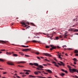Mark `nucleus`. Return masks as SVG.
I'll return each mask as SVG.
<instances>
[{
  "mask_svg": "<svg viewBox=\"0 0 78 78\" xmlns=\"http://www.w3.org/2000/svg\"><path fill=\"white\" fill-rule=\"evenodd\" d=\"M59 58H60V59H62V58L61 57V55H58Z\"/></svg>",
  "mask_w": 78,
  "mask_h": 78,
  "instance_id": "obj_33",
  "label": "nucleus"
},
{
  "mask_svg": "<svg viewBox=\"0 0 78 78\" xmlns=\"http://www.w3.org/2000/svg\"><path fill=\"white\" fill-rule=\"evenodd\" d=\"M56 40H58V39H59V37H56Z\"/></svg>",
  "mask_w": 78,
  "mask_h": 78,
  "instance_id": "obj_36",
  "label": "nucleus"
},
{
  "mask_svg": "<svg viewBox=\"0 0 78 78\" xmlns=\"http://www.w3.org/2000/svg\"><path fill=\"white\" fill-rule=\"evenodd\" d=\"M35 54H36L37 55H39V52H35Z\"/></svg>",
  "mask_w": 78,
  "mask_h": 78,
  "instance_id": "obj_38",
  "label": "nucleus"
},
{
  "mask_svg": "<svg viewBox=\"0 0 78 78\" xmlns=\"http://www.w3.org/2000/svg\"><path fill=\"white\" fill-rule=\"evenodd\" d=\"M0 43H2V44H3V43H6V42L4 41H0Z\"/></svg>",
  "mask_w": 78,
  "mask_h": 78,
  "instance_id": "obj_15",
  "label": "nucleus"
},
{
  "mask_svg": "<svg viewBox=\"0 0 78 78\" xmlns=\"http://www.w3.org/2000/svg\"><path fill=\"white\" fill-rule=\"evenodd\" d=\"M64 47H66L67 46H66V45H64V46H62V48H64Z\"/></svg>",
  "mask_w": 78,
  "mask_h": 78,
  "instance_id": "obj_37",
  "label": "nucleus"
},
{
  "mask_svg": "<svg viewBox=\"0 0 78 78\" xmlns=\"http://www.w3.org/2000/svg\"><path fill=\"white\" fill-rule=\"evenodd\" d=\"M30 65L31 66H33L34 65V63H29Z\"/></svg>",
  "mask_w": 78,
  "mask_h": 78,
  "instance_id": "obj_28",
  "label": "nucleus"
},
{
  "mask_svg": "<svg viewBox=\"0 0 78 78\" xmlns=\"http://www.w3.org/2000/svg\"><path fill=\"white\" fill-rule=\"evenodd\" d=\"M73 61H74V62H76V61H77V59H76V58H74L73 59Z\"/></svg>",
  "mask_w": 78,
  "mask_h": 78,
  "instance_id": "obj_18",
  "label": "nucleus"
},
{
  "mask_svg": "<svg viewBox=\"0 0 78 78\" xmlns=\"http://www.w3.org/2000/svg\"><path fill=\"white\" fill-rule=\"evenodd\" d=\"M31 49L30 48V49H24L22 50V51H31Z\"/></svg>",
  "mask_w": 78,
  "mask_h": 78,
  "instance_id": "obj_5",
  "label": "nucleus"
},
{
  "mask_svg": "<svg viewBox=\"0 0 78 78\" xmlns=\"http://www.w3.org/2000/svg\"><path fill=\"white\" fill-rule=\"evenodd\" d=\"M64 72H65V73H68V72H67V71H64Z\"/></svg>",
  "mask_w": 78,
  "mask_h": 78,
  "instance_id": "obj_41",
  "label": "nucleus"
},
{
  "mask_svg": "<svg viewBox=\"0 0 78 78\" xmlns=\"http://www.w3.org/2000/svg\"><path fill=\"white\" fill-rule=\"evenodd\" d=\"M50 46L51 47V48L50 49V50L51 51V50H53V49H56V47L54 46L53 45H51Z\"/></svg>",
  "mask_w": 78,
  "mask_h": 78,
  "instance_id": "obj_4",
  "label": "nucleus"
},
{
  "mask_svg": "<svg viewBox=\"0 0 78 78\" xmlns=\"http://www.w3.org/2000/svg\"><path fill=\"white\" fill-rule=\"evenodd\" d=\"M5 60L2 58H0V61H2V62H3Z\"/></svg>",
  "mask_w": 78,
  "mask_h": 78,
  "instance_id": "obj_20",
  "label": "nucleus"
},
{
  "mask_svg": "<svg viewBox=\"0 0 78 78\" xmlns=\"http://www.w3.org/2000/svg\"><path fill=\"white\" fill-rule=\"evenodd\" d=\"M43 66H47V65L46 64H43Z\"/></svg>",
  "mask_w": 78,
  "mask_h": 78,
  "instance_id": "obj_40",
  "label": "nucleus"
},
{
  "mask_svg": "<svg viewBox=\"0 0 78 78\" xmlns=\"http://www.w3.org/2000/svg\"><path fill=\"white\" fill-rule=\"evenodd\" d=\"M52 62L54 63V64H56V62Z\"/></svg>",
  "mask_w": 78,
  "mask_h": 78,
  "instance_id": "obj_44",
  "label": "nucleus"
},
{
  "mask_svg": "<svg viewBox=\"0 0 78 78\" xmlns=\"http://www.w3.org/2000/svg\"><path fill=\"white\" fill-rule=\"evenodd\" d=\"M0 51H5V49H1L0 50Z\"/></svg>",
  "mask_w": 78,
  "mask_h": 78,
  "instance_id": "obj_30",
  "label": "nucleus"
},
{
  "mask_svg": "<svg viewBox=\"0 0 78 78\" xmlns=\"http://www.w3.org/2000/svg\"><path fill=\"white\" fill-rule=\"evenodd\" d=\"M41 58H42V59H43V58H44V57H41Z\"/></svg>",
  "mask_w": 78,
  "mask_h": 78,
  "instance_id": "obj_59",
  "label": "nucleus"
},
{
  "mask_svg": "<svg viewBox=\"0 0 78 78\" xmlns=\"http://www.w3.org/2000/svg\"><path fill=\"white\" fill-rule=\"evenodd\" d=\"M21 24H22V25H25V26H23V27H27V28H28V26L27 25H26V24H28V25H29V24H30V23H29L28 22H21L20 23Z\"/></svg>",
  "mask_w": 78,
  "mask_h": 78,
  "instance_id": "obj_2",
  "label": "nucleus"
},
{
  "mask_svg": "<svg viewBox=\"0 0 78 78\" xmlns=\"http://www.w3.org/2000/svg\"><path fill=\"white\" fill-rule=\"evenodd\" d=\"M46 48H49V46H46Z\"/></svg>",
  "mask_w": 78,
  "mask_h": 78,
  "instance_id": "obj_45",
  "label": "nucleus"
},
{
  "mask_svg": "<svg viewBox=\"0 0 78 78\" xmlns=\"http://www.w3.org/2000/svg\"><path fill=\"white\" fill-rule=\"evenodd\" d=\"M75 72H77V73H78V70L76 69V71Z\"/></svg>",
  "mask_w": 78,
  "mask_h": 78,
  "instance_id": "obj_52",
  "label": "nucleus"
},
{
  "mask_svg": "<svg viewBox=\"0 0 78 78\" xmlns=\"http://www.w3.org/2000/svg\"><path fill=\"white\" fill-rule=\"evenodd\" d=\"M78 29H76L75 30H73L74 32H78Z\"/></svg>",
  "mask_w": 78,
  "mask_h": 78,
  "instance_id": "obj_24",
  "label": "nucleus"
},
{
  "mask_svg": "<svg viewBox=\"0 0 78 78\" xmlns=\"http://www.w3.org/2000/svg\"><path fill=\"white\" fill-rule=\"evenodd\" d=\"M47 70V72L49 73H52V71L48 69L47 70Z\"/></svg>",
  "mask_w": 78,
  "mask_h": 78,
  "instance_id": "obj_12",
  "label": "nucleus"
},
{
  "mask_svg": "<svg viewBox=\"0 0 78 78\" xmlns=\"http://www.w3.org/2000/svg\"><path fill=\"white\" fill-rule=\"evenodd\" d=\"M34 73L35 75H38V72H35Z\"/></svg>",
  "mask_w": 78,
  "mask_h": 78,
  "instance_id": "obj_27",
  "label": "nucleus"
},
{
  "mask_svg": "<svg viewBox=\"0 0 78 78\" xmlns=\"http://www.w3.org/2000/svg\"><path fill=\"white\" fill-rule=\"evenodd\" d=\"M7 64H8V65H10L11 66H14V64H13L12 62H7Z\"/></svg>",
  "mask_w": 78,
  "mask_h": 78,
  "instance_id": "obj_9",
  "label": "nucleus"
},
{
  "mask_svg": "<svg viewBox=\"0 0 78 78\" xmlns=\"http://www.w3.org/2000/svg\"><path fill=\"white\" fill-rule=\"evenodd\" d=\"M47 78H52L51 77H48Z\"/></svg>",
  "mask_w": 78,
  "mask_h": 78,
  "instance_id": "obj_64",
  "label": "nucleus"
},
{
  "mask_svg": "<svg viewBox=\"0 0 78 78\" xmlns=\"http://www.w3.org/2000/svg\"><path fill=\"white\" fill-rule=\"evenodd\" d=\"M13 56H15V57H17V55L16 54H13Z\"/></svg>",
  "mask_w": 78,
  "mask_h": 78,
  "instance_id": "obj_22",
  "label": "nucleus"
},
{
  "mask_svg": "<svg viewBox=\"0 0 78 78\" xmlns=\"http://www.w3.org/2000/svg\"><path fill=\"white\" fill-rule=\"evenodd\" d=\"M20 74H23V73H20Z\"/></svg>",
  "mask_w": 78,
  "mask_h": 78,
  "instance_id": "obj_62",
  "label": "nucleus"
},
{
  "mask_svg": "<svg viewBox=\"0 0 78 78\" xmlns=\"http://www.w3.org/2000/svg\"><path fill=\"white\" fill-rule=\"evenodd\" d=\"M32 42H34V43H36L37 42H38L39 44H41V42L40 41H36V40H33L31 41Z\"/></svg>",
  "mask_w": 78,
  "mask_h": 78,
  "instance_id": "obj_6",
  "label": "nucleus"
},
{
  "mask_svg": "<svg viewBox=\"0 0 78 78\" xmlns=\"http://www.w3.org/2000/svg\"><path fill=\"white\" fill-rule=\"evenodd\" d=\"M36 69H37V70H38L39 69V68H36Z\"/></svg>",
  "mask_w": 78,
  "mask_h": 78,
  "instance_id": "obj_61",
  "label": "nucleus"
},
{
  "mask_svg": "<svg viewBox=\"0 0 78 78\" xmlns=\"http://www.w3.org/2000/svg\"><path fill=\"white\" fill-rule=\"evenodd\" d=\"M67 49H68L70 50H73V49L72 48H69Z\"/></svg>",
  "mask_w": 78,
  "mask_h": 78,
  "instance_id": "obj_26",
  "label": "nucleus"
},
{
  "mask_svg": "<svg viewBox=\"0 0 78 78\" xmlns=\"http://www.w3.org/2000/svg\"><path fill=\"white\" fill-rule=\"evenodd\" d=\"M74 52L75 53H78V51L77 50H75Z\"/></svg>",
  "mask_w": 78,
  "mask_h": 78,
  "instance_id": "obj_21",
  "label": "nucleus"
},
{
  "mask_svg": "<svg viewBox=\"0 0 78 78\" xmlns=\"http://www.w3.org/2000/svg\"><path fill=\"white\" fill-rule=\"evenodd\" d=\"M75 56H78V54H76L75 55Z\"/></svg>",
  "mask_w": 78,
  "mask_h": 78,
  "instance_id": "obj_47",
  "label": "nucleus"
},
{
  "mask_svg": "<svg viewBox=\"0 0 78 78\" xmlns=\"http://www.w3.org/2000/svg\"><path fill=\"white\" fill-rule=\"evenodd\" d=\"M19 53H20V54L22 55V56H24V54L22 52H19Z\"/></svg>",
  "mask_w": 78,
  "mask_h": 78,
  "instance_id": "obj_14",
  "label": "nucleus"
},
{
  "mask_svg": "<svg viewBox=\"0 0 78 78\" xmlns=\"http://www.w3.org/2000/svg\"><path fill=\"white\" fill-rule=\"evenodd\" d=\"M47 66H50L51 65V64L48 63L47 64Z\"/></svg>",
  "mask_w": 78,
  "mask_h": 78,
  "instance_id": "obj_42",
  "label": "nucleus"
},
{
  "mask_svg": "<svg viewBox=\"0 0 78 78\" xmlns=\"http://www.w3.org/2000/svg\"><path fill=\"white\" fill-rule=\"evenodd\" d=\"M57 47L58 48H61V47H60L59 46H57Z\"/></svg>",
  "mask_w": 78,
  "mask_h": 78,
  "instance_id": "obj_57",
  "label": "nucleus"
},
{
  "mask_svg": "<svg viewBox=\"0 0 78 78\" xmlns=\"http://www.w3.org/2000/svg\"><path fill=\"white\" fill-rule=\"evenodd\" d=\"M37 59H39V60H41V58H40V57L37 56Z\"/></svg>",
  "mask_w": 78,
  "mask_h": 78,
  "instance_id": "obj_34",
  "label": "nucleus"
},
{
  "mask_svg": "<svg viewBox=\"0 0 78 78\" xmlns=\"http://www.w3.org/2000/svg\"><path fill=\"white\" fill-rule=\"evenodd\" d=\"M32 78H36V76H32Z\"/></svg>",
  "mask_w": 78,
  "mask_h": 78,
  "instance_id": "obj_51",
  "label": "nucleus"
},
{
  "mask_svg": "<svg viewBox=\"0 0 78 78\" xmlns=\"http://www.w3.org/2000/svg\"><path fill=\"white\" fill-rule=\"evenodd\" d=\"M18 67H23V66H20V65H18Z\"/></svg>",
  "mask_w": 78,
  "mask_h": 78,
  "instance_id": "obj_31",
  "label": "nucleus"
},
{
  "mask_svg": "<svg viewBox=\"0 0 78 78\" xmlns=\"http://www.w3.org/2000/svg\"><path fill=\"white\" fill-rule=\"evenodd\" d=\"M24 71H25L26 72H30V70H24Z\"/></svg>",
  "mask_w": 78,
  "mask_h": 78,
  "instance_id": "obj_25",
  "label": "nucleus"
},
{
  "mask_svg": "<svg viewBox=\"0 0 78 78\" xmlns=\"http://www.w3.org/2000/svg\"><path fill=\"white\" fill-rule=\"evenodd\" d=\"M7 73L6 72H4V73H3V74H6Z\"/></svg>",
  "mask_w": 78,
  "mask_h": 78,
  "instance_id": "obj_49",
  "label": "nucleus"
},
{
  "mask_svg": "<svg viewBox=\"0 0 78 78\" xmlns=\"http://www.w3.org/2000/svg\"><path fill=\"white\" fill-rule=\"evenodd\" d=\"M44 74H46V75H48V73H44Z\"/></svg>",
  "mask_w": 78,
  "mask_h": 78,
  "instance_id": "obj_53",
  "label": "nucleus"
},
{
  "mask_svg": "<svg viewBox=\"0 0 78 78\" xmlns=\"http://www.w3.org/2000/svg\"><path fill=\"white\" fill-rule=\"evenodd\" d=\"M12 53L11 52H6V54L7 55H11Z\"/></svg>",
  "mask_w": 78,
  "mask_h": 78,
  "instance_id": "obj_13",
  "label": "nucleus"
},
{
  "mask_svg": "<svg viewBox=\"0 0 78 78\" xmlns=\"http://www.w3.org/2000/svg\"><path fill=\"white\" fill-rule=\"evenodd\" d=\"M67 33V32H66L65 34H64V38H67V35L66 34Z\"/></svg>",
  "mask_w": 78,
  "mask_h": 78,
  "instance_id": "obj_8",
  "label": "nucleus"
},
{
  "mask_svg": "<svg viewBox=\"0 0 78 78\" xmlns=\"http://www.w3.org/2000/svg\"><path fill=\"white\" fill-rule=\"evenodd\" d=\"M74 64H76V63L75 62H74Z\"/></svg>",
  "mask_w": 78,
  "mask_h": 78,
  "instance_id": "obj_60",
  "label": "nucleus"
},
{
  "mask_svg": "<svg viewBox=\"0 0 78 78\" xmlns=\"http://www.w3.org/2000/svg\"><path fill=\"white\" fill-rule=\"evenodd\" d=\"M60 38H62V36L61 35H60L59 36Z\"/></svg>",
  "mask_w": 78,
  "mask_h": 78,
  "instance_id": "obj_48",
  "label": "nucleus"
},
{
  "mask_svg": "<svg viewBox=\"0 0 78 78\" xmlns=\"http://www.w3.org/2000/svg\"><path fill=\"white\" fill-rule=\"evenodd\" d=\"M65 75V74L63 73L60 74V75H61V76H64Z\"/></svg>",
  "mask_w": 78,
  "mask_h": 78,
  "instance_id": "obj_17",
  "label": "nucleus"
},
{
  "mask_svg": "<svg viewBox=\"0 0 78 78\" xmlns=\"http://www.w3.org/2000/svg\"><path fill=\"white\" fill-rule=\"evenodd\" d=\"M25 74H26V75H29V73L27 72L25 73Z\"/></svg>",
  "mask_w": 78,
  "mask_h": 78,
  "instance_id": "obj_46",
  "label": "nucleus"
},
{
  "mask_svg": "<svg viewBox=\"0 0 78 78\" xmlns=\"http://www.w3.org/2000/svg\"><path fill=\"white\" fill-rule=\"evenodd\" d=\"M29 77L30 78H32V75H29Z\"/></svg>",
  "mask_w": 78,
  "mask_h": 78,
  "instance_id": "obj_43",
  "label": "nucleus"
},
{
  "mask_svg": "<svg viewBox=\"0 0 78 78\" xmlns=\"http://www.w3.org/2000/svg\"><path fill=\"white\" fill-rule=\"evenodd\" d=\"M75 77L76 78H78V77L76 76H75Z\"/></svg>",
  "mask_w": 78,
  "mask_h": 78,
  "instance_id": "obj_55",
  "label": "nucleus"
},
{
  "mask_svg": "<svg viewBox=\"0 0 78 78\" xmlns=\"http://www.w3.org/2000/svg\"><path fill=\"white\" fill-rule=\"evenodd\" d=\"M41 69H40L38 68V70H41Z\"/></svg>",
  "mask_w": 78,
  "mask_h": 78,
  "instance_id": "obj_58",
  "label": "nucleus"
},
{
  "mask_svg": "<svg viewBox=\"0 0 78 78\" xmlns=\"http://www.w3.org/2000/svg\"><path fill=\"white\" fill-rule=\"evenodd\" d=\"M60 62L61 63V64H60L59 63H58V65H59V66H64V63H63V62Z\"/></svg>",
  "mask_w": 78,
  "mask_h": 78,
  "instance_id": "obj_7",
  "label": "nucleus"
},
{
  "mask_svg": "<svg viewBox=\"0 0 78 78\" xmlns=\"http://www.w3.org/2000/svg\"><path fill=\"white\" fill-rule=\"evenodd\" d=\"M43 55H45L46 56H48L49 57H52V55L50 54L47 53H43Z\"/></svg>",
  "mask_w": 78,
  "mask_h": 78,
  "instance_id": "obj_3",
  "label": "nucleus"
},
{
  "mask_svg": "<svg viewBox=\"0 0 78 78\" xmlns=\"http://www.w3.org/2000/svg\"><path fill=\"white\" fill-rule=\"evenodd\" d=\"M34 65L35 66H37L38 67L39 66V65H38V64L36 63H34Z\"/></svg>",
  "mask_w": 78,
  "mask_h": 78,
  "instance_id": "obj_16",
  "label": "nucleus"
},
{
  "mask_svg": "<svg viewBox=\"0 0 78 78\" xmlns=\"http://www.w3.org/2000/svg\"><path fill=\"white\" fill-rule=\"evenodd\" d=\"M37 77L40 78H46V77H42V76H37Z\"/></svg>",
  "mask_w": 78,
  "mask_h": 78,
  "instance_id": "obj_19",
  "label": "nucleus"
},
{
  "mask_svg": "<svg viewBox=\"0 0 78 78\" xmlns=\"http://www.w3.org/2000/svg\"><path fill=\"white\" fill-rule=\"evenodd\" d=\"M45 61H48V62H50L49 60H48L47 58L45 59Z\"/></svg>",
  "mask_w": 78,
  "mask_h": 78,
  "instance_id": "obj_32",
  "label": "nucleus"
},
{
  "mask_svg": "<svg viewBox=\"0 0 78 78\" xmlns=\"http://www.w3.org/2000/svg\"><path fill=\"white\" fill-rule=\"evenodd\" d=\"M25 76H26V75H23L22 76L23 77H24Z\"/></svg>",
  "mask_w": 78,
  "mask_h": 78,
  "instance_id": "obj_50",
  "label": "nucleus"
},
{
  "mask_svg": "<svg viewBox=\"0 0 78 78\" xmlns=\"http://www.w3.org/2000/svg\"><path fill=\"white\" fill-rule=\"evenodd\" d=\"M23 47H26V46L24 45H23L22 46Z\"/></svg>",
  "mask_w": 78,
  "mask_h": 78,
  "instance_id": "obj_56",
  "label": "nucleus"
},
{
  "mask_svg": "<svg viewBox=\"0 0 78 78\" xmlns=\"http://www.w3.org/2000/svg\"><path fill=\"white\" fill-rule=\"evenodd\" d=\"M38 67L39 68H41V69H43V68H44V66H42L41 65H38Z\"/></svg>",
  "mask_w": 78,
  "mask_h": 78,
  "instance_id": "obj_11",
  "label": "nucleus"
},
{
  "mask_svg": "<svg viewBox=\"0 0 78 78\" xmlns=\"http://www.w3.org/2000/svg\"><path fill=\"white\" fill-rule=\"evenodd\" d=\"M75 30L74 28H71L69 30V31H74L73 30Z\"/></svg>",
  "mask_w": 78,
  "mask_h": 78,
  "instance_id": "obj_10",
  "label": "nucleus"
},
{
  "mask_svg": "<svg viewBox=\"0 0 78 78\" xmlns=\"http://www.w3.org/2000/svg\"><path fill=\"white\" fill-rule=\"evenodd\" d=\"M25 56L26 57H30V56L27 55H25Z\"/></svg>",
  "mask_w": 78,
  "mask_h": 78,
  "instance_id": "obj_29",
  "label": "nucleus"
},
{
  "mask_svg": "<svg viewBox=\"0 0 78 78\" xmlns=\"http://www.w3.org/2000/svg\"><path fill=\"white\" fill-rule=\"evenodd\" d=\"M31 24L32 25H33V26H34V23H31Z\"/></svg>",
  "mask_w": 78,
  "mask_h": 78,
  "instance_id": "obj_54",
  "label": "nucleus"
},
{
  "mask_svg": "<svg viewBox=\"0 0 78 78\" xmlns=\"http://www.w3.org/2000/svg\"><path fill=\"white\" fill-rule=\"evenodd\" d=\"M67 67L69 68V71L70 73H74V72H76V69H70L71 67L69 65H67Z\"/></svg>",
  "mask_w": 78,
  "mask_h": 78,
  "instance_id": "obj_1",
  "label": "nucleus"
},
{
  "mask_svg": "<svg viewBox=\"0 0 78 78\" xmlns=\"http://www.w3.org/2000/svg\"><path fill=\"white\" fill-rule=\"evenodd\" d=\"M19 63H25L26 62H18Z\"/></svg>",
  "mask_w": 78,
  "mask_h": 78,
  "instance_id": "obj_23",
  "label": "nucleus"
},
{
  "mask_svg": "<svg viewBox=\"0 0 78 78\" xmlns=\"http://www.w3.org/2000/svg\"><path fill=\"white\" fill-rule=\"evenodd\" d=\"M61 71H62V72H64V71H65V70H64V69H61Z\"/></svg>",
  "mask_w": 78,
  "mask_h": 78,
  "instance_id": "obj_35",
  "label": "nucleus"
},
{
  "mask_svg": "<svg viewBox=\"0 0 78 78\" xmlns=\"http://www.w3.org/2000/svg\"><path fill=\"white\" fill-rule=\"evenodd\" d=\"M54 66H55L56 67H59V66H58V65L56 64H54Z\"/></svg>",
  "mask_w": 78,
  "mask_h": 78,
  "instance_id": "obj_39",
  "label": "nucleus"
},
{
  "mask_svg": "<svg viewBox=\"0 0 78 78\" xmlns=\"http://www.w3.org/2000/svg\"><path fill=\"white\" fill-rule=\"evenodd\" d=\"M13 77L14 78H16L14 76H13Z\"/></svg>",
  "mask_w": 78,
  "mask_h": 78,
  "instance_id": "obj_63",
  "label": "nucleus"
}]
</instances>
